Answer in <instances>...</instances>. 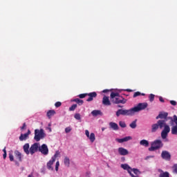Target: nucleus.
<instances>
[{
	"instance_id": "nucleus-1",
	"label": "nucleus",
	"mask_w": 177,
	"mask_h": 177,
	"mask_svg": "<svg viewBox=\"0 0 177 177\" xmlns=\"http://www.w3.org/2000/svg\"><path fill=\"white\" fill-rule=\"evenodd\" d=\"M161 131V138L162 139H167L168 137V133L171 132V128L169 125L165 123V120H158V122L151 125V132L154 133V132H157L158 129H162Z\"/></svg>"
},
{
	"instance_id": "nucleus-2",
	"label": "nucleus",
	"mask_w": 177,
	"mask_h": 177,
	"mask_svg": "<svg viewBox=\"0 0 177 177\" xmlns=\"http://www.w3.org/2000/svg\"><path fill=\"white\" fill-rule=\"evenodd\" d=\"M111 100L113 104H125L127 103V100L120 95L118 93H111Z\"/></svg>"
},
{
	"instance_id": "nucleus-3",
	"label": "nucleus",
	"mask_w": 177,
	"mask_h": 177,
	"mask_svg": "<svg viewBox=\"0 0 177 177\" xmlns=\"http://www.w3.org/2000/svg\"><path fill=\"white\" fill-rule=\"evenodd\" d=\"M164 147V143L161 140H155L151 144V147L149 148V151H155Z\"/></svg>"
},
{
	"instance_id": "nucleus-4",
	"label": "nucleus",
	"mask_w": 177,
	"mask_h": 177,
	"mask_svg": "<svg viewBox=\"0 0 177 177\" xmlns=\"http://www.w3.org/2000/svg\"><path fill=\"white\" fill-rule=\"evenodd\" d=\"M46 136L45 132H44V129H35V137L34 139L36 142H39L41 139H44Z\"/></svg>"
},
{
	"instance_id": "nucleus-5",
	"label": "nucleus",
	"mask_w": 177,
	"mask_h": 177,
	"mask_svg": "<svg viewBox=\"0 0 177 177\" xmlns=\"http://www.w3.org/2000/svg\"><path fill=\"white\" fill-rule=\"evenodd\" d=\"M169 120H170V124L171 125H174V122L176 124V125L173 126L171 127V135H177V116L176 115H174L173 118H169Z\"/></svg>"
},
{
	"instance_id": "nucleus-6",
	"label": "nucleus",
	"mask_w": 177,
	"mask_h": 177,
	"mask_svg": "<svg viewBox=\"0 0 177 177\" xmlns=\"http://www.w3.org/2000/svg\"><path fill=\"white\" fill-rule=\"evenodd\" d=\"M147 106L148 104L147 102L139 103L136 106L131 108V110L133 111V115H134L135 113H139V111H142V110H145V109H147Z\"/></svg>"
},
{
	"instance_id": "nucleus-7",
	"label": "nucleus",
	"mask_w": 177,
	"mask_h": 177,
	"mask_svg": "<svg viewBox=\"0 0 177 177\" xmlns=\"http://www.w3.org/2000/svg\"><path fill=\"white\" fill-rule=\"evenodd\" d=\"M117 117H120V115H133V112L132 111V108L130 109H118L116 111Z\"/></svg>"
},
{
	"instance_id": "nucleus-8",
	"label": "nucleus",
	"mask_w": 177,
	"mask_h": 177,
	"mask_svg": "<svg viewBox=\"0 0 177 177\" xmlns=\"http://www.w3.org/2000/svg\"><path fill=\"white\" fill-rule=\"evenodd\" d=\"M59 156V152H56L55 155L51 158V159L47 162L46 167L47 169L49 171H53V164L55 163V161H56V158Z\"/></svg>"
},
{
	"instance_id": "nucleus-9",
	"label": "nucleus",
	"mask_w": 177,
	"mask_h": 177,
	"mask_svg": "<svg viewBox=\"0 0 177 177\" xmlns=\"http://www.w3.org/2000/svg\"><path fill=\"white\" fill-rule=\"evenodd\" d=\"M159 118L160 120H159ZM169 118H172V117H168L167 112H160L159 113L158 115L156 116V120H159V121H165V124H167V121H168V120H171Z\"/></svg>"
},
{
	"instance_id": "nucleus-10",
	"label": "nucleus",
	"mask_w": 177,
	"mask_h": 177,
	"mask_svg": "<svg viewBox=\"0 0 177 177\" xmlns=\"http://www.w3.org/2000/svg\"><path fill=\"white\" fill-rule=\"evenodd\" d=\"M39 151L44 154V156H48L49 154V149H48V145L46 144H43L39 147Z\"/></svg>"
},
{
	"instance_id": "nucleus-11",
	"label": "nucleus",
	"mask_w": 177,
	"mask_h": 177,
	"mask_svg": "<svg viewBox=\"0 0 177 177\" xmlns=\"http://www.w3.org/2000/svg\"><path fill=\"white\" fill-rule=\"evenodd\" d=\"M39 151V143L35 142L33 145H31L30 148V153L32 156L35 153H37V151Z\"/></svg>"
},
{
	"instance_id": "nucleus-12",
	"label": "nucleus",
	"mask_w": 177,
	"mask_h": 177,
	"mask_svg": "<svg viewBox=\"0 0 177 177\" xmlns=\"http://www.w3.org/2000/svg\"><path fill=\"white\" fill-rule=\"evenodd\" d=\"M121 168H122L123 169H127V171L129 173V175H131V177H138L136 176L135 175H133V174H132V168H131L129 165L127 164H122L121 165Z\"/></svg>"
},
{
	"instance_id": "nucleus-13",
	"label": "nucleus",
	"mask_w": 177,
	"mask_h": 177,
	"mask_svg": "<svg viewBox=\"0 0 177 177\" xmlns=\"http://www.w3.org/2000/svg\"><path fill=\"white\" fill-rule=\"evenodd\" d=\"M161 157L162 158H163V160L169 161V160H171V153H169L168 151H162L161 153Z\"/></svg>"
},
{
	"instance_id": "nucleus-14",
	"label": "nucleus",
	"mask_w": 177,
	"mask_h": 177,
	"mask_svg": "<svg viewBox=\"0 0 177 177\" xmlns=\"http://www.w3.org/2000/svg\"><path fill=\"white\" fill-rule=\"evenodd\" d=\"M118 151L120 156H128L129 154V151L124 147H119Z\"/></svg>"
},
{
	"instance_id": "nucleus-15",
	"label": "nucleus",
	"mask_w": 177,
	"mask_h": 177,
	"mask_svg": "<svg viewBox=\"0 0 177 177\" xmlns=\"http://www.w3.org/2000/svg\"><path fill=\"white\" fill-rule=\"evenodd\" d=\"M128 140H132V137L127 136L123 138H116L115 141L118 143H124V142H128Z\"/></svg>"
},
{
	"instance_id": "nucleus-16",
	"label": "nucleus",
	"mask_w": 177,
	"mask_h": 177,
	"mask_svg": "<svg viewBox=\"0 0 177 177\" xmlns=\"http://www.w3.org/2000/svg\"><path fill=\"white\" fill-rule=\"evenodd\" d=\"M87 96H88V98L86 100V102H92L97 96V93L96 92H92L87 93Z\"/></svg>"
},
{
	"instance_id": "nucleus-17",
	"label": "nucleus",
	"mask_w": 177,
	"mask_h": 177,
	"mask_svg": "<svg viewBox=\"0 0 177 177\" xmlns=\"http://www.w3.org/2000/svg\"><path fill=\"white\" fill-rule=\"evenodd\" d=\"M102 104L104 106H111V102H110V100L109 99V97L104 95L102 98Z\"/></svg>"
},
{
	"instance_id": "nucleus-18",
	"label": "nucleus",
	"mask_w": 177,
	"mask_h": 177,
	"mask_svg": "<svg viewBox=\"0 0 177 177\" xmlns=\"http://www.w3.org/2000/svg\"><path fill=\"white\" fill-rule=\"evenodd\" d=\"M30 133H31V131H30V130H28L27 133H26L24 134H21V136H19V140L21 142H23V140H26L27 138H28V136L30 135Z\"/></svg>"
},
{
	"instance_id": "nucleus-19",
	"label": "nucleus",
	"mask_w": 177,
	"mask_h": 177,
	"mask_svg": "<svg viewBox=\"0 0 177 177\" xmlns=\"http://www.w3.org/2000/svg\"><path fill=\"white\" fill-rule=\"evenodd\" d=\"M109 127L111 129H113V131H118V124L115 122H111L109 123Z\"/></svg>"
},
{
	"instance_id": "nucleus-20",
	"label": "nucleus",
	"mask_w": 177,
	"mask_h": 177,
	"mask_svg": "<svg viewBox=\"0 0 177 177\" xmlns=\"http://www.w3.org/2000/svg\"><path fill=\"white\" fill-rule=\"evenodd\" d=\"M91 114L93 117H97V115H103V113H102V111L100 110H93L91 112Z\"/></svg>"
},
{
	"instance_id": "nucleus-21",
	"label": "nucleus",
	"mask_w": 177,
	"mask_h": 177,
	"mask_svg": "<svg viewBox=\"0 0 177 177\" xmlns=\"http://www.w3.org/2000/svg\"><path fill=\"white\" fill-rule=\"evenodd\" d=\"M15 157H16L17 160H18V161H20V162L22 161V160H21V153H20V151H15Z\"/></svg>"
},
{
	"instance_id": "nucleus-22",
	"label": "nucleus",
	"mask_w": 177,
	"mask_h": 177,
	"mask_svg": "<svg viewBox=\"0 0 177 177\" xmlns=\"http://www.w3.org/2000/svg\"><path fill=\"white\" fill-rule=\"evenodd\" d=\"M30 144L26 143L24 145V151L26 152V154H30Z\"/></svg>"
},
{
	"instance_id": "nucleus-23",
	"label": "nucleus",
	"mask_w": 177,
	"mask_h": 177,
	"mask_svg": "<svg viewBox=\"0 0 177 177\" xmlns=\"http://www.w3.org/2000/svg\"><path fill=\"white\" fill-rule=\"evenodd\" d=\"M140 146H145V147H149V142L147 140H142L140 142Z\"/></svg>"
},
{
	"instance_id": "nucleus-24",
	"label": "nucleus",
	"mask_w": 177,
	"mask_h": 177,
	"mask_svg": "<svg viewBox=\"0 0 177 177\" xmlns=\"http://www.w3.org/2000/svg\"><path fill=\"white\" fill-rule=\"evenodd\" d=\"M55 114H56V111H55V110H50L47 112V117L48 118H51V117L55 115Z\"/></svg>"
},
{
	"instance_id": "nucleus-25",
	"label": "nucleus",
	"mask_w": 177,
	"mask_h": 177,
	"mask_svg": "<svg viewBox=\"0 0 177 177\" xmlns=\"http://www.w3.org/2000/svg\"><path fill=\"white\" fill-rule=\"evenodd\" d=\"M64 163L66 167H70V158L67 156H66L64 159Z\"/></svg>"
},
{
	"instance_id": "nucleus-26",
	"label": "nucleus",
	"mask_w": 177,
	"mask_h": 177,
	"mask_svg": "<svg viewBox=\"0 0 177 177\" xmlns=\"http://www.w3.org/2000/svg\"><path fill=\"white\" fill-rule=\"evenodd\" d=\"M72 102H75V103H77L79 106H82V104H84V100H80V98L74 99Z\"/></svg>"
},
{
	"instance_id": "nucleus-27",
	"label": "nucleus",
	"mask_w": 177,
	"mask_h": 177,
	"mask_svg": "<svg viewBox=\"0 0 177 177\" xmlns=\"http://www.w3.org/2000/svg\"><path fill=\"white\" fill-rule=\"evenodd\" d=\"M88 138L92 143H93L95 142V133H91L90 134L89 137H88Z\"/></svg>"
},
{
	"instance_id": "nucleus-28",
	"label": "nucleus",
	"mask_w": 177,
	"mask_h": 177,
	"mask_svg": "<svg viewBox=\"0 0 177 177\" xmlns=\"http://www.w3.org/2000/svg\"><path fill=\"white\" fill-rule=\"evenodd\" d=\"M159 177H169V173L168 171H162L160 174Z\"/></svg>"
},
{
	"instance_id": "nucleus-29",
	"label": "nucleus",
	"mask_w": 177,
	"mask_h": 177,
	"mask_svg": "<svg viewBox=\"0 0 177 177\" xmlns=\"http://www.w3.org/2000/svg\"><path fill=\"white\" fill-rule=\"evenodd\" d=\"M136 120L133 121L130 124L129 127L132 128V129H135V128H136L137 124H136Z\"/></svg>"
},
{
	"instance_id": "nucleus-30",
	"label": "nucleus",
	"mask_w": 177,
	"mask_h": 177,
	"mask_svg": "<svg viewBox=\"0 0 177 177\" xmlns=\"http://www.w3.org/2000/svg\"><path fill=\"white\" fill-rule=\"evenodd\" d=\"M77 104H73V105L69 108V111H74V110H75V109H77Z\"/></svg>"
},
{
	"instance_id": "nucleus-31",
	"label": "nucleus",
	"mask_w": 177,
	"mask_h": 177,
	"mask_svg": "<svg viewBox=\"0 0 177 177\" xmlns=\"http://www.w3.org/2000/svg\"><path fill=\"white\" fill-rule=\"evenodd\" d=\"M119 125L121 127V128H127V124H125V122H119Z\"/></svg>"
},
{
	"instance_id": "nucleus-32",
	"label": "nucleus",
	"mask_w": 177,
	"mask_h": 177,
	"mask_svg": "<svg viewBox=\"0 0 177 177\" xmlns=\"http://www.w3.org/2000/svg\"><path fill=\"white\" fill-rule=\"evenodd\" d=\"M86 96H88V93H82L80 94L78 97H80V99H84V97H86Z\"/></svg>"
},
{
	"instance_id": "nucleus-33",
	"label": "nucleus",
	"mask_w": 177,
	"mask_h": 177,
	"mask_svg": "<svg viewBox=\"0 0 177 177\" xmlns=\"http://www.w3.org/2000/svg\"><path fill=\"white\" fill-rule=\"evenodd\" d=\"M131 171H133V174L136 175H138V174H140V171L138 169H131Z\"/></svg>"
},
{
	"instance_id": "nucleus-34",
	"label": "nucleus",
	"mask_w": 177,
	"mask_h": 177,
	"mask_svg": "<svg viewBox=\"0 0 177 177\" xmlns=\"http://www.w3.org/2000/svg\"><path fill=\"white\" fill-rule=\"evenodd\" d=\"M154 97H155L154 94H150L149 96V101L150 102H153L154 101Z\"/></svg>"
},
{
	"instance_id": "nucleus-35",
	"label": "nucleus",
	"mask_w": 177,
	"mask_h": 177,
	"mask_svg": "<svg viewBox=\"0 0 177 177\" xmlns=\"http://www.w3.org/2000/svg\"><path fill=\"white\" fill-rule=\"evenodd\" d=\"M142 95V93L139 91H137L136 93H134L133 97H138V96H140Z\"/></svg>"
},
{
	"instance_id": "nucleus-36",
	"label": "nucleus",
	"mask_w": 177,
	"mask_h": 177,
	"mask_svg": "<svg viewBox=\"0 0 177 177\" xmlns=\"http://www.w3.org/2000/svg\"><path fill=\"white\" fill-rule=\"evenodd\" d=\"M60 165V163L59 162V161H57L56 162V164H55V171L57 172V171H59V167Z\"/></svg>"
},
{
	"instance_id": "nucleus-37",
	"label": "nucleus",
	"mask_w": 177,
	"mask_h": 177,
	"mask_svg": "<svg viewBox=\"0 0 177 177\" xmlns=\"http://www.w3.org/2000/svg\"><path fill=\"white\" fill-rule=\"evenodd\" d=\"M75 120H81V115L80 113H76L74 115Z\"/></svg>"
},
{
	"instance_id": "nucleus-38",
	"label": "nucleus",
	"mask_w": 177,
	"mask_h": 177,
	"mask_svg": "<svg viewBox=\"0 0 177 177\" xmlns=\"http://www.w3.org/2000/svg\"><path fill=\"white\" fill-rule=\"evenodd\" d=\"M65 132L66 133H70V132H71V127H68L65 129Z\"/></svg>"
},
{
	"instance_id": "nucleus-39",
	"label": "nucleus",
	"mask_w": 177,
	"mask_h": 177,
	"mask_svg": "<svg viewBox=\"0 0 177 177\" xmlns=\"http://www.w3.org/2000/svg\"><path fill=\"white\" fill-rule=\"evenodd\" d=\"M173 171L174 172V174H177V164L173 166Z\"/></svg>"
},
{
	"instance_id": "nucleus-40",
	"label": "nucleus",
	"mask_w": 177,
	"mask_h": 177,
	"mask_svg": "<svg viewBox=\"0 0 177 177\" xmlns=\"http://www.w3.org/2000/svg\"><path fill=\"white\" fill-rule=\"evenodd\" d=\"M9 158H10V161H14L15 158L13 156V154L9 153Z\"/></svg>"
},
{
	"instance_id": "nucleus-41",
	"label": "nucleus",
	"mask_w": 177,
	"mask_h": 177,
	"mask_svg": "<svg viewBox=\"0 0 177 177\" xmlns=\"http://www.w3.org/2000/svg\"><path fill=\"white\" fill-rule=\"evenodd\" d=\"M55 107H60V106H62V102H55Z\"/></svg>"
},
{
	"instance_id": "nucleus-42",
	"label": "nucleus",
	"mask_w": 177,
	"mask_h": 177,
	"mask_svg": "<svg viewBox=\"0 0 177 177\" xmlns=\"http://www.w3.org/2000/svg\"><path fill=\"white\" fill-rule=\"evenodd\" d=\"M170 104H171L172 106H176V101L171 100Z\"/></svg>"
},
{
	"instance_id": "nucleus-43",
	"label": "nucleus",
	"mask_w": 177,
	"mask_h": 177,
	"mask_svg": "<svg viewBox=\"0 0 177 177\" xmlns=\"http://www.w3.org/2000/svg\"><path fill=\"white\" fill-rule=\"evenodd\" d=\"M85 135H86V136H87V138H89V131H88V130H86L85 131Z\"/></svg>"
},
{
	"instance_id": "nucleus-44",
	"label": "nucleus",
	"mask_w": 177,
	"mask_h": 177,
	"mask_svg": "<svg viewBox=\"0 0 177 177\" xmlns=\"http://www.w3.org/2000/svg\"><path fill=\"white\" fill-rule=\"evenodd\" d=\"M149 158H154V156H149L145 158V160H149Z\"/></svg>"
},
{
	"instance_id": "nucleus-45",
	"label": "nucleus",
	"mask_w": 177,
	"mask_h": 177,
	"mask_svg": "<svg viewBox=\"0 0 177 177\" xmlns=\"http://www.w3.org/2000/svg\"><path fill=\"white\" fill-rule=\"evenodd\" d=\"M159 100H160V102H161L162 103H164V102H165L164 98H162V97H159Z\"/></svg>"
},
{
	"instance_id": "nucleus-46",
	"label": "nucleus",
	"mask_w": 177,
	"mask_h": 177,
	"mask_svg": "<svg viewBox=\"0 0 177 177\" xmlns=\"http://www.w3.org/2000/svg\"><path fill=\"white\" fill-rule=\"evenodd\" d=\"M26 127H27V125L26 124V123H24L23 126L21 127V129H24Z\"/></svg>"
},
{
	"instance_id": "nucleus-47",
	"label": "nucleus",
	"mask_w": 177,
	"mask_h": 177,
	"mask_svg": "<svg viewBox=\"0 0 177 177\" xmlns=\"http://www.w3.org/2000/svg\"><path fill=\"white\" fill-rule=\"evenodd\" d=\"M6 156H7L6 153H3V158L4 160L6 158Z\"/></svg>"
},
{
	"instance_id": "nucleus-48",
	"label": "nucleus",
	"mask_w": 177,
	"mask_h": 177,
	"mask_svg": "<svg viewBox=\"0 0 177 177\" xmlns=\"http://www.w3.org/2000/svg\"><path fill=\"white\" fill-rule=\"evenodd\" d=\"M3 153H6V147H4V149H3Z\"/></svg>"
},
{
	"instance_id": "nucleus-49",
	"label": "nucleus",
	"mask_w": 177,
	"mask_h": 177,
	"mask_svg": "<svg viewBox=\"0 0 177 177\" xmlns=\"http://www.w3.org/2000/svg\"><path fill=\"white\" fill-rule=\"evenodd\" d=\"M121 160L123 161V162L125 161V157H122Z\"/></svg>"
},
{
	"instance_id": "nucleus-50",
	"label": "nucleus",
	"mask_w": 177,
	"mask_h": 177,
	"mask_svg": "<svg viewBox=\"0 0 177 177\" xmlns=\"http://www.w3.org/2000/svg\"><path fill=\"white\" fill-rule=\"evenodd\" d=\"M126 91H127V92H132V90H131L129 88L127 89Z\"/></svg>"
},
{
	"instance_id": "nucleus-51",
	"label": "nucleus",
	"mask_w": 177,
	"mask_h": 177,
	"mask_svg": "<svg viewBox=\"0 0 177 177\" xmlns=\"http://www.w3.org/2000/svg\"><path fill=\"white\" fill-rule=\"evenodd\" d=\"M50 132H52V129L50 127L48 128Z\"/></svg>"
},
{
	"instance_id": "nucleus-52",
	"label": "nucleus",
	"mask_w": 177,
	"mask_h": 177,
	"mask_svg": "<svg viewBox=\"0 0 177 177\" xmlns=\"http://www.w3.org/2000/svg\"><path fill=\"white\" fill-rule=\"evenodd\" d=\"M108 90H104L103 92L104 93H106V92H107Z\"/></svg>"
},
{
	"instance_id": "nucleus-53",
	"label": "nucleus",
	"mask_w": 177,
	"mask_h": 177,
	"mask_svg": "<svg viewBox=\"0 0 177 177\" xmlns=\"http://www.w3.org/2000/svg\"><path fill=\"white\" fill-rule=\"evenodd\" d=\"M145 93H141L142 96H145Z\"/></svg>"
},
{
	"instance_id": "nucleus-54",
	"label": "nucleus",
	"mask_w": 177,
	"mask_h": 177,
	"mask_svg": "<svg viewBox=\"0 0 177 177\" xmlns=\"http://www.w3.org/2000/svg\"><path fill=\"white\" fill-rule=\"evenodd\" d=\"M118 107H120V108H121V107H122V106H121V105H118Z\"/></svg>"
},
{
	"instance_id": "nucleus-55",
	"label": "nucleus",
	"mask_w": 177,
	"mask_h": 177,
	"mask_svg": "<svg viewBox=\"0 0 177 177\" xmlns=\"http://www.w3.org/2000/svg\"><path fill=\"white\" fill-rule=\"evenodd\" d=\"M28 177H32V175H28Z\"/></svg>"
}]
</instances>
